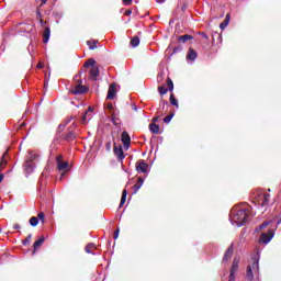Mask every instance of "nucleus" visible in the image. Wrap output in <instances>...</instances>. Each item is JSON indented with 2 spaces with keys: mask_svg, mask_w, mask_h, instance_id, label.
<instances>
[{
  "mask_svg": "<svg viewBox=\"0 0 281 281\" xmlns=\"http://www.w3.org/2000/svg\"><path fill=\"white\" fill-rule=\"evenodd\" d=\"M69 168V162L68 161H58L57 162V169L58 170H67Z\"/></svg>",
  "mask_w": 281,
  "mask_h": 281,
  "instance_id": "nucleus-23",
  "label": "nucleus"
},
{
  "mask_svg": "<svg viewBox=\"0 0 281 281\" xmlns=\"http://www.w3.org/2000/svg\"><path fill=\"white\" fill-rule=\"evenodd\" d=\"M169 102L172 104V106L179 109V101H177V98H175V93L170 94Z\"/></svg>",
  "mask_w": 281,
  "mask_h": 281,
  "instance_id": "nucleus-24",
  "label": "nucleus"
},
{
  "mask_svg": "<svg viewBox=\"0 0 281 281\" xmlns=\"http://www.w3.org/2000/svg\"><path fill=\"white\" fill-rule=\"evenodd\" d=\"M117 83L113 82L112 85H110L109 90H108V95L106 99L108 100H114L115 95H117Z\"/></svg>",
  "mask_w": 281,
  "mask_h": 281,
  "instance_id": "nucleus-9",
  "label": "nucleus"
},
{
  "mask_svg": "<svg viewBox=\"0 0 281 281\" xmlns=\"http://www.w3.org/2000/svg\"><path fill=\"white\" fill-rule=\"evenodd\" d=\"M47 3V0H42V5H45Z\"/></svg>",
  "mask_w": 281,
  "mask_h": 281,
  "instance_id": "nucleus-61",
  "label": "nucleus"
},
{
  "mask_svg": "<svg viewBox=\"0 0 281 281\" xmlns=\"http://www.w3.org/2000/svg\"><path fill=\"white\" fill-rule=\"evenodd\" d=\"M166 85H167V88H166ZM166 85L158 87V92L160 93V95H166L168 91H175V83L172 82V79L170 77L167 78Z\"/></svg>",
  "mask_w": 281,
  "mask_h": 281,
  "instance_id": "nucleus-5",
  "label": "nucleus"
},
{
  "mask_svg": "<svg viewBox=\"0 0 281 281\" xmlns=\"http://www.w3.org/2000/svg\"><path fill=\"white\" fill-rule=\"evenodd\" d=\"M24 247H30L32 245V234H30L24 240H22Z\"/></svg>",
  "mask_w": 281,
  "mask_h": 281,
  "instance_id": "nucleus-29",
  "label": "nucleus"
},
{
  "mask_svg": "<svg viewBox=\"0 0 281 281\" xmlns=\"http://www.w3.org/2000/svg\"><path fill=\"white\" fill-rule=\"evenodd\" d=\"M128 194V191H126V189H124L122 191V196H121V202H120V205L119 207H124V203H126V196Z\"/></svg>",
  "mask_w": 281,
  "mask_h": 281,
  "instance_id": "nucleus-22",
  "label": "nucleus"
},
{
  "mask_svg": "<svg viewBox=\"0 0 281 281\" xmlns=\"http://www.w3.org/2000/svg\"><path fill=\"white\" fill-rule=\"evenodd\" d=\"M271 224V221H267V222H263L262 224H260L257 228H256V232H262V229H266V227H269V225Z\"/></svg>",
  "mask_w": 281,
  "mask_h": 281,
  "instance_id": "nucleus-27",
  "label": "nucleus"
},
{
  "mask_svg": "<svg viewBox=\"0 0 281 281\" xmlns=\"http://www.w3.org/2000/svg\"><path fill=\"white\" fill-rule=\"evenodd\" d=\"M20 126H21V128H23V126H25V123H22Z\"/></svg>",
  "mask_w": 281,
  "mask_h": 281,
  "instance_id": "nucleus-64",
  "label": "nucleus"
},
{
  "mask_svg": "<svg viewBox=\"0 0 281 281\" xmlns=\"http://www.w3.org/2000/svg\"><path fill=\"white\" fill-rule=\"evenodd\" d=\"M239 265H240V259L235 258V259L233 260V265H232V267H231V273H233V274L238 273V267H239Z\"/></svg>",
  "mask_w": 281,
  "mask_h": 281,
  "instance_id": "nucleus-13",
  "label": "nucleus"
},
{
  "mask_svg": "<svg viewBox=\"0 0 281 281\" xmlns=\"http://www.w3.org/2000/svg\"><path fill=\"white\" fill-rule=\"evenodd\" d=\"M89 91L86 86H82V81H79V83L75 85V87L70 90L74 95H82V93H87Z\"/></svg>",
  "mask_w": 281,
  "mask_h": 281,
  "instance_id": "nucleus-7",
  "label": "nucleus"
},
{
  "mask_svg": "<svg viewBox=\"0 0 281 281\" xmlns=\"http://www.w3.org/2000/svg\"><path fill=\"white\" fill-rule=\"evenodd\" d=\"M36 14H37V19H40V20L43 19V14H41L40 10H37Z\"/></svg>",
  "mask_w": 281,
  "mask_h": 281,
  "instance_id": "nucleus-52",
  "label": "nucleus"
},
{
  "mask_svg": "<svg viewBox=\"0 0 281 281\" xmlns=\"http://www.w3.org/2000/svg\"><path fill=\"white\" fill-rule=\"evenodd\" d=\"M273 236H274L273 229L269 231L268 233H262L259 237L260 245H269Z\"/></svg>",
  "mask_w": 281,
  "mask_h": 281,
  "instance_id": "nucleus-6",
  "label": "nucleus"
},
{
  "mask_svg": "<svg viewBox=\"0 0 281 281\" xmlns=\"http://www.w3.org/2000/svg\"><path fill=\"white\" fill-rule=\"evenodd\" d=\"M38 248H34L33 249V251H32V256H34V254H36V250H37Z\"/></svg>",
  "mask_w": 281,
  "mask_h": 281,
  "instance_id": "nucleus-60",
  "label": "nucleus"
},
{
  "mask_svg": "<svg viewBox=\"0 0 281 281\" xmlns=\"http://www.w3.org/2000/svg\"><path fill=\"white\" fill-rule=\"evenodd\" d=\"M160 106H162V111H164V109H166V106H168V102L166 100L161 99Z\"/></svg>",
  "mask_w": 281,
  "mask_h": 281,
  "instance_id": "nucleus-40",
  "label": "nucleus"
},
{
  "mask_svg": "<svg viewBox=\"0 0 281 281\" xmlns=\"http://www.w3.org/2000/svg\"><path fill=\"white\" fill-rule=\"evenodd\" d=\"M159 125L155 124V123H150L149 124V131L150 133H154L155 135H159Z\"/></svg>",
  "mask_w": 281,
  "mask_h": 281,
  "instance_id": "nucleus-21",
  "label": "nucleus"
},
{
  "mask_svg": "<svg viewBox=\"0 0 281 281\" xmlns=\"http://www.w3.org/2000/svg\"><path fill=\"white\" fill-rule=\"evenodd\" d=\"M144 186V178L139 177L137 180V183L133 186L134 188V194H137L139 192V189Z\"/></svg>",
  "mask_w": 281,
  "mask_h": 281,
  "instance_id": "nucleus-15",
  "label": "nucleus"
},
{
  "mask_svg": "<svg viewBox=\"0 0 281 281\" xmlns=\"http://www.w3.org/2000/svg\"><path fill=\"white\" fill-rule=\"evenodd\" d=\"M45 243V236H41L37 240L34 241L33 247H41Z\"/></svg>",
  "mask_w": 281,
  "mask_h": 281,
  "instance_id": "nucleus-28",
  "label": "nucleus"
},
{
  "mask_svg": "<svg viewBox=\"0 0 281 281\" xmlns=\"http://www.w3.org/2000/svg\"><path fill=\"white\" fill-rule=\"evenodd\" d=\"M225 21H229V14L226 15Z\"/></svg>",
  "mask_w": 281,
  "mask_h": 281,
  "instance_id": "nucleus-62",
  "label": "nucleus"
},
{
  "mask_svg": "<svg viewBox=\"0 0 281 281\" xmlns=\"http://www.w3.org/2000/svg\"><path fill=\"white\" fill-rule=\"evenodd\" d=\"M228 23H229L228 20H224V21L220 24L221 30L226 29L227 25H228Z\"/></svg>",
  "mask_w": 281,
  "mask_h": 281,
  "instance_id": "nucleus-39",
  "label": "nucleus"
},
{
  "mask_svg": "<svg viewBox=\"0 0 281 281\" xmlns=\"http://www.w3.org/2000/svg\"><path fill=\"white\" fill-rule=\"evenodd\" d=\"M234 256V248H228L224 255V261L229 260Z\"/></svg>",
  "mask_w": 281,
  "mask_h": 281,
  "instance_id": "nucleus-26",
  "label": "nucleus"
},
{
  "mask_svg": "<svg viewBox=\"0 0 281 281\" xmlns=\"http://www.w3.org/2000/svg\"><path fill=\"white\" fill-rule=\"evenodd\" d=\"M260 252L252 256V263L247 267L246 279L247 281H254V276L260 273Z\"/></svg>",
  "mask_w": 281,
  "mask_h": 281,
  "instance_id": "nucleus-2",
  "label": "nucleus"
},
{
  "mask_svg": "<svg viewBox=\"0 0 281 281\" xmlns=\"http://www.w3.org/2000/svg\"><path fill=\"white\" fill-rule=\"evenodd\" d=\"M136 171L142 172L145 175V172H148V164L144 160H138L135 165Z\"/></svg>",
  "mask_w": 281,
  "mask_h": 281,
  "instance_id": "nucleus-10",
  "label": "nucleus"
},
{
  "mask_svg": "<svg viewBox=\"0 0 281 281\" xmlns=\"http://www.w3.org/2000/svg\"><path fill=\"white\" fill-rule=\"evenodd\" d=\"M93 108L89 106L88 110L86 111V113H88V115H91V113L93 112Z\"/></svg>",
  "mask_w": 281,
  "mask_h": 281,
  "instance_id": "nucleus-49",
  "label": "nucleus"
},
{
  "mask_svg": "<svg viewBox=\"0 0 281 281\" xmlns=\"http://www.w3.org/2000/svg\"><path fill=\"white\" fill-rule=\"evenodd\" d=\"M232 221L237 225V227H243V225L249 223L251 221V207H244L239 210H232L231 212Z\"/></svg>",
  "mask_w": 281,
  "mask_h": 281,
  "instance_id": "nucleus-1",
  "label": "nucleus"
},
{
  "mask_svg": "<svg viewBox=\"0 0 281 281\" xmlns=\"http://www.w3.org/2000/svg\"><path fill=\"white\" fill-rule=\"evenodd\" d=\"M14 229H21V226L19 224H15Z\"/></svg>",
  "mask_w": 281,
  "mask_h": 281,
  "instance_id": "nucleus-56",
  "label": "nucleus"
},
{
  "mask_svg": "<svg viewBox=\"0 0 281 281\" xmlns=\"http://www.w3.org/2000/svg\"><path fill=\"white\" fill-rule=\"evenodd\" d=\"M121 140L123 143L125 150H128V148L131 146V135H128V132H126V131L122 132Z\"/></svg>",
  "mask_w": 281,
  "mask_h": 281,
  "instance_id": "nucleus-8",
  "label": "nucleus"
},
{
  "mask_svg": "<svg viewBox=\"0 0 281 281\" xmlns=\"http://www.w3.org/2000/svg\"><path fill=\"white\" fill-rule=\"evenodd\" d=\"M166 0H156L157 3H165Z\"/></svg>",
  "mask_w": 281,
  "mask_h": 281,
  "instance_id": "nucleus-59",
  "label": "nucleus"
},
{
  "mask_svg": "<svg viewBox=\"0 0 281 281\" xmlns=\"http://www.w3.org/2000/svg\"><path fill=\"white\" fill-rule=\"evenodd\" d=\"M59 131H63V128H65V126H63V125H59Z\"/></svg>",
  "mask_w": 281,
  "mask_h": 281,
  "instance_id": "nucleus-63",
  "label": "nucleus"
},
{
  "mask_svg": "<svg viewBox=\"0 0 281 281\" xmlns=\"http://www.w3.org/2000/svg\"><path fill=\"white\" fill-rule=\"evenodd\" d=\"M78 138V132L76 131V123H72L68 131L61 135L64 142H74Z\"/></svg>",
  "mask_w": 281,
  "mask_h": 281,
  "instance_id": "nucleus-4",
  "label": "nucleus"
},
{
  "mask_svg": "<svg viewBox=\"0 0 281 281\" xmlns=\"http://www.w3.org/2000/svg\"><path fill=\"white\" fill-rule=\"evenodd\" d=\"M131 14H133V11H132V10H126V11H125V16H131Z\"/></svg>",
  "mask_w": 281,
  "mask_h": 281,
  "instance_id": "nucleus-50",
  "label": "nucleus"
},
{
  "mask_svg": "<svg viewBox=\"0 0 281 281\" xmlns=\"http://www.w3.org/2000/svg\"><path fill=\"white\" fill-rule=\"evenodd\" d=\"M37 218L41 220V222L44 224V223H45V213L40 212V213L37 214Z\"/></svg>",
  "mask_w": 281,
  "mask_h": 281,
  "instance_id": "nucleus-37",
  "label": "nucleus"
},
{
  "mask_svg": "<svg viewBox=\"0 0 281 281\" xmlns=\"http://www.w3.org/2000/svg\"><path fill=\"white\" fill-rule=\"evenodd\" d=\"M157 80H158V82H161V80H164V72H159L157 75Z\"/></svg>",
  "mask_w": 281,
  "mask_h": 281,
  "instance_id": "nucleus-44",
  "label": "nucleus"
},
{
  "mask_svg": "<svg viewBox=\"0 0 281 281\" xmlns=\"http://www.w3.org/2000/svg\"><path fill=\"white\" fill-rule=\"evenodd\" d=\"M108 111H113V103H108Z\"/></svg>",
  "mask_w": 281,
  "mask_h": 281,
  "instance_id": "nucleus-51",
  "label": "nucleus"
},
{
  "mask_svg": "<svg viewBox=\"0 0 281 281\" xmlns=\"http://www.w3.org/2000/svg\"><path fill=\"white\" fill-rule=\"evenodd\" d=\"M158 115L155 116L153 120H151V124H155L156 122H159V117H161V115H164V113L161 112V109L158 110Z\"/></svg>",
  "mask_w": 281,
  "mask_h": 281,
  "instance_id": "nucleus-35",
  "label": "nucleus"
},
{
  "mask_svg": "<svg viewBox=\"0 0 281 281\" xmlns=\"http://www.w3.org/2000/svg\"><path fill=\"white\" fill-rule=\"evenodd\" d=\"M117 117H115V113H113L112 114V122H113V124L115 125V126H117V124H120V123H117Z\"/></svg>",
  "mask_w": 281,
  "mask_h": 281,
  "instance_id": "nucleus-42",
  "label": "nucleus"
},
{
  "mask_svg": "<svg viewBox=\"0 0 281 281\" xmlns=\"http://www.w3.org/2000/svg\"><path fill=\"white\" fill-rule=\"evenodd\" d=\"M119 237H120V228H116V231L114 232L113 238L114 240H117Z\"/></svg>",
  "mask_w": 281,
  "mask_h": 281,
  "instance_id": "nucleus-41",
  "label": "nucleus"
},
{
  "mask_svg": "<svg viewBox=\"0 0 281 281\" xmlns=\"http://www.w3.org/2000/svg\"><path fill=\"white\" fill-rule=\"evenodd\" d=\"M123 5H131L133 3V0H122Z\"/></svg>",
  "mask_w": 281,
  "mask_h": 281,
  "instance_id": "nucleus-46",
  "label": "nucleus"
},
{
  "mask_svg": "<svg viewBox=\"0 0 281 281\" xmlns=\"http://www.w3.org/2000/svg\"><path fill=\"white\" fill-rule=\"evenodd\" d=\"M31 227H36L38 225V217L32 216L29 221Z\"/></svg>",
  "mask_w": 281,
  "mask_h": 281,
  "instance_id": "nucleus-32",
  "label": "nucleus"
},
{
  "mask_svg": "<svg viewBox=\"0 0 281 281\" xmlns=\"http://www.w3.org/2000/svg\"><path fill=\"white\" fill-rule=\"evenodd\" d=\"M3 173H0V183H1V181H3Z\"/></svg>",
  "mask_w": 281,
  "mask_h": 281,
  "instance_id": "nucleus-58",
  "label": "nucleus"
},
{
  "mask_svg": "<svg viewBox=\"0 0 281 281\" xmlns=\"http://www.w3.org/2000/svg\"><path fill=\"white\" fill-rule=\"evenodd\" d=\"M19 25H20V30H21V32L30 33V32H32V30H33L32 24H27V23H20Z\"/></svg>",
  "mask_w": 281,
  "mask_h": 281,
  "instance_id": "nucleus-17",
  "label": "nucleus"
},
{
  "mask_svg": "<svg viewBox=\"0 0 281 281\" xmlns=\"http://www.w3.org/2000/svg\"><path fill=\"white\" fill-rule=\"evenodd\" d=\"M61 159H63V155L57 156V157H56L57 164H58V161H60Z\"/></svg>",
  "mask_w": 281,
  "mask_h": 281,
  "instance_id": "nucleus-53",
  "label": "nucleus"
},
{
  "mask_svg": "<svg viewBox=\"0 0 281 281\" xmlns=\"http://www.w3.org/2000/svg\"><path fill=\"white\" fill-rule=\"evenodd\" d=\"M90 76H91L92 80H98V76H100V68H98V66H93L90 69Z\"/></svg>",
  "mask_w": 281,
  "mask_h": 281,
  "instance_id": "nucleus-14",
  "label": "nucleus"
},
{
  "mask_svg": "<svg viewBox=\"0 0 281 281\" xmlns=\"http://www.w3.org/2000/svg\"><path fill=\"white\" fill-rule=\"evenodd\" d=\"M40 23H41V25H42V27H49L48 25H47V21H44L43 19H40Z\"/></svg>",
  "mask_w": 281,
  "mask_h": 281,
  "instance_id": "nucleus-43",
  "label": "nucleus"
},
{
  "mask_svg": "<svg viewBox=\"0 0 281 281\" xmlns=\"http://www.w3.org/2000/svg\"><path fill=\"white\" fill-rule=\"evenodd\" d=\"M83 67H85L86 69H89V67H92V68L95 67V59L89 58V59L85 63Z\"/></svg>",
  "mask_w": 281,
  "mask_h": 281,
  "instance_id": "nucleus-25",
  "label": "nucleus"
},
{
  "mask_svg": "<svg viewBox=\"0 0 281 281\" xmlns=\"http://www.w3.org/2000/svg\"><path fill=\"white\" fill-rule=\"evenodd\" d=\"M111 146H112V144H111V142H108L106 144H105V150H111Z\"/></svg>",
  "mask_w": 281,
  "mask_h": 281,
  "instance_id": "nucleus-47",
  "label": "nucleus"
},
{
  "mask_svg": "<svg viewBox=\"0 0 281 281\" xmlns=\"http://www.w3.org/2000/svg\"><path fill=\"white\" fill-rule=\"evenodd\" d=\"M98 41H88L87 45L89 46V49H97L98 48Z\"/></svg>",
  "mask_w": 281,
  "mask_h": 281,
  "instance_id": "nucleus-33",
  "label": "nucleus"
},
{
  "mask_svg": "<svg viewBox=\"0 0 281 281\" xmlns=\"http://www.w3.org/2000/svg\"><path fill=\"white\" fill-rule=\"evenodd\" d=\"M131 45L132 47H138L139 46V36H134L132 40H131Z\"/></svg>",
  "mask_w": 281,
  "mask_h": 281,
  "instance_id": "nucleus-31",
  "label": "nucleus"
},
{
  "mask_svg": "<svg viewBox=\"0 0 281 281\" xmlns=\"http://www.w3.org/2000/svg\"><path fill=\"white\" fill-rule=\"evenodd\" d=\"M87 117L91 119V115H89V112H85L82 117H81V122L82 124H85V122H87Z\"/></svg>",
  "mask_w": 281,
  "mask_h": 281,
  "instance_id": "nucleus-36",
  "label": "nucleus"
},
{
  "mask_svg": "<svg viewBox=\"0 0 281 281\" xmlns=\"http://www.w3.org/2000/svg\"><path fill=\"white\" fill-rule=\"evenodd\" d=\"M179 47H176V48H173V53L171 54V56H173V54H177V52H179Z\"/></svg>",
  "mask_w": 281,
  "mask_h": 281,
  "instance_id": "nucleus-54",
  "label": "nucleus"
},
{
  "mask_svg": "<svg viewBox=\"0 0 281 281\" xmlns=\"http://www.w3.org/2000/svg\"><path fill=\"white\" fill-rule=\"evenodd\" d=\"M114 155L117 157L120 161L124 159V149L122 148V145H119L114 143V148H113Z\"/></svg>",
  "mask_w": 281,
  "mask_h": 281,
  "instance_id": "nucleus-11",
  "label": "nucleus"
},
{
  "mask_svg": "<svg viewBox=\"0 0 281 281\" xmlns=\"http://www.w3.org/2000/svg\"><path fill=\"white\" fill-rule=\"evenodd\" d=\"M194 40V36L186 34V35H181L178 37V42L179 43H187V41H192Z\"/></svg>",
  "mask_w": 281,
  "mask_h": 281,
  "instance_id": "nucleus-20",
  "label": "nucleus"
},
{
  "mask_svg": "<svg viewBox=\"0 0 281 281\" xmlns=\"http://www.w3.org/2000/svg\"><path fill=\"white\" fill-rule=\"evenodd\" d=\"M228 281H236V274L232 273L228 277Z\"/></svg>",
  "mask_w": 281,
  "mask_h": 281,
  "instance_id": "nucleus-45",
  "label": "nucleus"
},
{
  "mask_svg": "<svg viewBox=\"0 0 281 281\" xmlns=\"http://www.w3.org/2000/svg\"><path fill=\"white\" fill-rule=\"evenodd\" d=\"M34 168H36V162H32L30 160L25 161L24 170H26L27 172H32V170H34Z\"/></svg>",
  "mask_w": 281,
  "mask_h": 281,
  "instance_id": "nucleus-16",
  "label": "nucleus"
},
{
  "mask_svg": "<svg viewBox=\"0 0 281 281\" xmlns=\"http://www.w3.org/2000/svg\"><path fill=\"white\" fill-rule=\"evenodd\" d=\"M173 117H175V113L168 114V115L164 119L165 124H170V122L172 121Z\"/></svg>",
  "mask_w": 281,
  "mask_h": 281,
  "instance_id": "nucleus-34",
  "label": "nucleus"
},
{
  "mask_svg": "<svg viewBox=\"0 0 281 281\" xmlns=\"http://www.w3.org/2000/svg\"><path fill=\"white\" fill-rule=\"evenodd\" d=\"M38 154H31L27 158V161H31L32 164H36L38 161Z\"/></svg>",
  "mask_w": 281,
  "mask_h": 281,
  "instance_id": "nucleus-30",
  "label": "nucleus"
},
{
  "mask_svg": "<svg viewBox=\"0 0 281 281\" xmlns=\"http://www.w3.org/2000/svg\"><path fill=\"white\" fill-rule=\"evenodd\" d=\"M199 34V36H202V38H204V41H210V36H207V33H205V32H200V33H198Z\"/></svg>",
  "mask_w": 281,
  "mask_h": 281,
  "instance_id": "nucleus-38",
  "label": "nucleus"
},
{
  "mask_svg": "<svg viewBox=\"0 0 281 281\" xmlns=\"http://www.w3.org/2000/svg\"><path fill=\"white\" fill-rule=\"evenodd\" d=\"M87 247H98V245H94V244H88Z\"/></svg>",
  "mask_w": 281,
  "mask_h": 281,
  "instance_id": "nucleus-55",
  "label": "nucleus"
},
{
  "mask_svg": "<svg viewBox=\"0 0 281 281\" xmlns=\"http://www.w3.org/2000/svg\"><path fill=\"white\" fill-rule=\"evenodd\" d=\"M187 58H188V60H196V50H194V48L190 47Z\"/></svg>",
  "mask_w": 281,
  "mask_h": 281,
  "instance_id": "nucleus-18",
  "label": "nucleus"
},
{
  "mask_svg": "<svg viewBox=\"0 0 281 281\" xmlns=\"http://www.w3.org/2000/svg\"><path fill=\"white\" fill-rule=\"evenodd\" d=\"M270 200H271V194H268V193L258 192L255 195V201L258 203V205H260L261 207H265V210L269 207Z\"/></svg>",
  "mask_w": 281,
  "mask_h": 281,
  "instance_id": "nucleus-3",
  "label": "nucleus"
},
{
  "mask_svg": "<svg viewBox=\"0 0 281 281\" xmlns=\"http://www.w3.org/2000/svg\"><path fill=\"white\" fill-rule=\"evenodd\" d=\"M43 43H49V37L52 36V29L49 26H45L44 32L42 34Z\"/></svg>",
  "mask_w": 281,
  "mask_h": 281,
  "instance_id": "nucleus-12",
  "label": "nucleus"
},
{
  "mask_svg": "<svg viewBox=\"0 0 281 281\" xmlns=\"http://www.w3.org/2000/svg\"><path fill=\"white\" fill-rule=\"evenodd\" d=\"M5 157H8V150L4 151V154L1 157V160H0V172H1V170H3V168H5V166H8V160H5Z\"/></svg>",
  "mask_w": 281,
  "mask_h": 281,
  "instance_id": "nucleus-19",
  "label": "nucleus"
},
{
  "mask_svg": "<svg viewBox=\"0 0 281 281\" xmlns=\"http://www.w3.org/2000/svg\"><path fill=\"white\" fill-rule=\"evenodd\" d=\"M186 10H188V3H183L181 7L182 12H186Z\"/></svg>",
  "mask_w": 281,
  "mask_h": 281,
  "instance_id": "nucleus-48",
  "label": "nucleus"
},
{
  "mask_svg": "<svg viewBox=\"0 0 281 281\" xmlns=\"http://www.w3.org/2000/svg\"><path fill=\"white\" fill-rule=\"evenodd\" d=\"M86 251H87V254H91V248L87 247Z\"/></svg>",
  "mask_w": 281,
  "mask_h": 281,
  "instance_id": "nucleus-57",
  "label": "nucleus"
}]
</instances>
